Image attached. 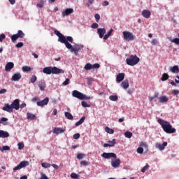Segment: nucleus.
I'll return each mask as SVG.
<instances>
[{
	"label": "nucleus",
	"mask_w": 179,
	"mask_h": 179,
	"mask_svg": "<svg viewBox=\"0 0 179 179\" xmlns=\"http://www.w3.org/2000/svg\"><path fill=\"white\" fill-rule=\"evenodd\" d=\"M149 169V165L148 164L141 169V173H145L146 170Z\"/></svg>",
	"instance_id": "nucleus-45"
},
{
	"label": "nucleus",
	"mask_w": 179,
	"mask_h": 179,
	"mask_svg": "<svg viewBox=\"0 0 179 179\" xmlns=\"http://www.w3.org/2000/svg\"><path fill=\"white\" fill-rule=\"evenodd\" d=\"M2 110L3 111H6L7 113H13V108H12L11 105H9V103H5L4 106L2 108Z\"/></svg>",
	"instance_id": "nucleus-15"
},
{
	"label": "nucleus",
	"mask_w": 179,
	"mask_h": 179,
	"mask_svg": "<svg viewBox=\"0 0 179 179\" xmlns=\"http://www.w3.org/2000/svg\"><path fill=\"white\" fill-rule=\"evenodd\" d=\"M109 100H110L111 101H117V100H118V96L110 95L109 96Z\"/></svg>",
	"instance_id": "nucleus-33"
},
{
	"label": "nucleus",
	"mask_w": 179,
	"mask_h": 179,
	"mask_svg": "<svg viewBox=\"0 0 179 179\" xmlns=\"http://www.w3.org/2000/svg\"><path fill=\"white\" fill-rule=\"evenodd\" d=\"M121 164V159L120 158L116 159H113L111 161V166L113 169H118V166Z\"/></svg>",
	"instance_id": "nucleus-14"
},
{
	"label": "nucleus",
	"mask_w": 179,
	"mask_h": 179,
	"mask_svg": "<svg viewBox=\"0 0 179 179\" xmlns=\"http://www.w3.org/2000/svg\"><path fill=\"white\" fill-rule=\"evenodd\" d=\"M65 132V129L61 127H55L53 129V134H56V135H59V134H64Z\"/></svg>",
	"instance_id": "nucleus-19"
},
{
	"label": "nucleus",
	"mask_w": 179,
	"mask_h": 179,
	"mask_svg": "<svg viewBox=\"0 0 179 179\" xmlns=\"http://www.w3.org/2000/svg\"><path fill=\"white\" fill-rule=\"evenodd\" d=\"M97 33L99 36V38H103V37H104V34H106V29L98 28Z\"/></svg>",
	"instance_id": "nucleus-20"
},
{
	"label": "nucleus",
	"mask_w": 179,
	"mask_h": 179,
	"mask_svg": "<svg viewBox=\"0 0 179 179\" xmlns=\"http://www.w3.org/2000/svg\"><path fill=\"white\" fill-rule=\"evenodd\" d=\"M0 138H9V133L3 130H0Z\"/></svg>",
	"instance_id": "nucleus-26"
},
{
	"label": "nucleus",
	"mask_w": 179,
	"mask_h": 179,
	"mask_svg": "<svg viewBox=\"0 0 179 179\" xmlns=\"http://www.w3.org/2000/svg\"><path fill=\"white\" fill-rule=\"evenodd\" d=\"M150 10H144L142 12V16H143V17H145V19H149V17H150Z\"/></svg>",
	"instance_id": "nucleus-23"
},
{
	"label": "nucleus",
	"mask_w": 179,
	"mask_h": 179,
	"mask_svg": "<svg viewBox=\"0 0 179 179\" xmlns=\"http://www.w3.org/2000/svg\"><path fill=\"white\" fill-rule=\"evenodd\" d=\"M108 5H110L108 1H104L103 2H102V6H108Z\"/></svg>",
	"instance_id": "nucleus-58"
},
{
	"label": "nucleus",
	"mask_w": 179,
	"mask_h": 179,
	"mask_svg": "<svg viewBox=\"0 0 179 179\" xmlns=\"http://www.w3.org/2000/svg\"><path fill=\"white\" fill-rule=\"evenodd\" d=\"M124 78H125V73H120L116 76V82L120 83V82H122Z\"/></svg>",
	"instance_id": "nucleus-17"
},
{
	"label": "nucleus",
	"mask_w": 179,
	"mask_h": 179,
	"mask_svg": "<svg viewBox=\"0 0 179 179\" xmlns=\"http://www.w3.org/2000/svg\"><path fill=\"white\" fill-rule=\"evenodd\" d=\"M69 78H66L65 81L63 82L62 85L63 86H68V84L69 83Z\"/></svg>",
	"instance_id": "nucleus-51"
},
{
	"label": "nucleus",
	"mask_w": 179,
	"mask_h": 179,
	"mask_svg": "<svg viewBox=\"0 0 179 179\" xmlns=\"http://www.w3.org/2000/svg\"><path fill=\"white\" fill-rule=\"evenodd\" d=\"M31 83H36V80H37V76H36V75H33L31 77Z\"/></svg>",
	"instance_id": "nucleus-42"
},
{
	"label": "nucleus",
	"mask_w": 179,
	"mask_h": 179,
	"mask_svg": "<svg viewBox=\"0 0 179 179\" xmlns=\"http://www.w3.org/2000/svg\"><path fill=\"white\" fill-rule=\"evenodd\" d=\"M55 34L59 37L58 41L64 44L67 50H69L71 52H73L75 55H79V51L83 48V45L75 44L72 45L70 43H73V38L72 36L65 37L64 34H61L58 30H55Z\"/></svg>",
	"instance_id": "nucleus-1"
},
{
	"label": "nucleus",
	"mask_w": 179,
	"mask_h": 179,
	"mask_svg": "<svg viewBox=\"0 0 179 179\" xmlns=\"http://www.w3.org/2000/svg\"><path fill=\"white\" fill-rule=\"evenodd\" d=\"M20 100L19 99H15L12 103L10 104L11 105V107L13 108V110H19L20 108V105L19 104Z\"/></svg>",
	"instance_id": "nucleus-13"
},
{
	"label": "nucleus",
	"mask_w": 179,
	"mask_h": 179,
	"mask_svg": "<svg viewBox=\"0 0 179 179\" xmlns=\"http://www.w3.org/2000/svg\"><path fill=\"white\" fill-rule=\"evenodd\" d=\"M27 118L28 120H34V118H36V115H34L32 114V113H27Z\"/></svg>",
	"instance_id": "nucleus-34"
},
{
	"label": "nucleus",
	"mask_w": 179,
	"mask_h": 179,
	"mask_svg": "<svg viewBox=\"0 0 179 179\" xmlns=\"http://www.w3.org/2000/svg\"><path fill=\"white\" fill-rule=\"evenodd\" d=\"M83 157H85V155L83 153H79L77 155V159H78V160H82V159H83Z\"/></svg>",
	"instance_id": "nucleus-47"
},
{
	"label": "nucleus",
	"mask_w": 179,
	"mask_h": 179,
	"mask_svg": "<svg viewBox=\"0 0 179 179\" xmlns=\"http://www.w3.org/2000/svg\"><path fill=\"white\" fill-rule=\"evenodd\" d=\"M176 83H179V76H176V79H175Z\"/></svg>",
	"instance_id": "nucleus-64"
},
{
	"label": "nucleus",
	"mask_w": 179,
	"mask_h": 179,
	"mask_svg": "<svg viewBox=\"0 0 179 179\" xmlns=\"http://www.w3.org/2000/svg\"><path fill=\"white\" fill-rule=\"evenodd\" d=\"M43 73L46 75H58L59 73H65V71L57 68V66H48L43 69Z\"/></svg>",
	"instance_id": "nucleus-3"
},
{
	"label": "nucleus",
	"mask_w": 179,
	"mask_h": 179,
	"mask_svg": "<svg viewBox=\"0 0 179 179\" xmlns=\"http://www.w3.org/2000/svg\"><path fill=\"white\" fill-rule=\"evenodd\" d=\"M105 131L106 132H107V134H114V130L113 129H110V127H106L105 128Z\"/></svg>",
	"instance_id": "nucleus-36"
},
{
	"label": "nucleus",
	"mask_w": 179,
	"mask_h": 179,
	"mask_svg": "<svg viewBox=\"0 0 179 179\" xmlns=\"http://www.w3.org/2000/svg\"><path fill=\"white\" fill-rule=\"evenodd\" d=\"M159 103H164L169 101V97L167 96H162L159 97Z\"/></svg>",
	"instance_id": "nucleus-22"
},
{
	"label": "nucleus",
	"mask_w": 179,
	"mask_h": 179,
	"mask_svg": "<svg viewBox=\"0 0 179 179\" xmlns=\"http://www.w3.org/2000/svg\"><path fill=\"white\" fill-rule=\"evenodd\" d=\"M14 66H15V64H13V62H8L6 64L5 70L6 71V72H10V71L13 69Z\"/></svg>",
	"instance_id": "nucleus-18"
},
{
	"label": "nucleus",
	"mask_w": 179,
	"mask_h": 179,
	"mask_svg": "<svg viewBox=\"0 0 179 179\" xmlns=\"http://www.w3.org/2000/svg\"><path fill=\"white\" fill-rule=\"evenodd\" d=\"M29 163V161H22L17 166L13 169V171H17V170H22L24 167H27Z\"/></svg>",
	"instance_id": "nucleus-8"
},
{
	"label": "nucleus",
	"mask_w": 179,
	"mask_h": 179,
	"mask_svg": "<svg viewBox=\"0 0 179 179\" xmlns=\"http://www.w3.org/2000/svg\"><path fill=\"white\" fill-rule=\"evenodd\" d=\"M137 153L142 155L143 153V148L142 147H138L136 150Z\"/></svg>",
	"instance_id": "nucleus-43"
},
{
	"label": "nucleus",
	"mask_w": 179,
	"mask_h": 179,
	"mask_svg": "<svg viewBox=\"0 0 179 179\" xmlns=\"http://www.w3.org/2000/svg\"><path fill=\"white\" fill-rule=\"evenodd\" d=\"M71 178H78V177H79V176H78V174H76L75 173H72L71 174Z\"/></svg>",
	"instance_id": "nucleus-59"
},
{
	"label": "nucleus",
	"mask_w": 179,
	"mask_h": 179,
	"mask_svg": "<svg viewBox=\"0 0 179 179\" xmlns=\"http://www.w3.org/2000/svg\"><path fill=\"white\" fill-rule=\"evenodd\" d=\"M101 156L103 157V159H117V155L113 152H103Z\"/></svg>",
	"instance_id": "nucleus-9"
},
{
	"label": "nucleus",
	"mask_w": 179,
	"mask_h": 179,
	"mask_svg": "<svg viewBox=\"0 0 179 179\" xmlns=\"http://www.w3.org/2000/svg\"><path fill=\"white\" fill-rule=\"evenodd\" d=\"M20 79H22V74H20V73H15L11 78L13 82H17L20 80Z\"/></svg>",
	"instance_id": "nucleus-16"
},
{
	"label": "nucleus",
	"mask_w": 179,
	"mask_h": 179,
	"mask_svg": "<svg viewBox=\"0 0 179 179\" xmlns=\"http://www.w3.org/2000/svg\"><path fill=\"white\" fill-rule=\"evenodd\" d=\"M169 71L172 73H179V67L177 65H175L173 66H171L169 68Z\"/></svg>",
	"instance_id": "nucleus-21"
},
{
	"label": "nucleus",
	"mask_w": 179,
	"mask_h": 179,
	"mask_svg": "<svg viewBox=\"0 0 179 179\" xmlns=\"http://www.w3.org/2000/svg\"><path fill=\"white\" fill-rule=\"evenodd\" d=\"M112 33H113V29H110L109 31H108L107 34L103 36V40H108V37L111 36Z\"/></svg>",
	"instance_id": "nucleus-28"
},
{
	"label": "nucleus",
	"mask_w": 179,
	"mask_h": 179,
	"mask_svg": "<svg viewBox=\"0 0 179 179\" xmlns=\"http://www.w3.org/2000/svg\"><path fill=\"white\" fill-rule=\"evenodd\" d=\"M4 150H10V147L8 145H4L2 148H0L1 152H3Z\"/></svg>",
	"instance_id": "nucleus-40"
},
{
	"label": "nucleus",
	"mask_w": 179,
	"mask_h": 179,
	"mask_svg": "<svg viewBox=\"0 0 179 179\" xmlns=\"http://www.w3.org/2000/svg\"><path fill=\"white\" fill-rule=\"evenodd\" d=\"M6 38V36H5V34H1L0 35V42L2 43V41H3V40H5V38Z\"/></svg>",
	"instance_id": "nucleus-50"
},
{
	"label": "nucleus",
	"mask_w": 179,
	"mask_h": 179,
	"mask_svg": "<svg viewBox=\"0 0 179 179\" xmlns=\"http://www.w3.org/2000/svg\"><path fill=\"white\" fill-rule=\"evenodd\" d=\"M72 96L73 97H76V99H78V100H90V99H92V97L88 96L78 90H73L72 92Z\"/></svg>",
	"instance_id": "nucleus-5"
},
{
	"label": "nucleus",
	"mask_w": 179,
	"mask_h": 179,
	"mask_svg": "<svg viewBox=\"0 0 179 179\" xmlns=\"http://www.w3.org/2000/svg\"><path fill=\"white\" fill-rule=\"evenodd\" d=\"M41 166L43 169H48V168L51 167V164H48V163H46V162H43V163L41 164Z\"/></svg>",
	"instance_id": "nucleus-38"
},
{
	"label": "nucleus",
	"mask_w": 179,
	"mask_h": 179,
	"mask_svg": "<svg viewBox=\"0 0 179 179\" xmlns=\"http://www.w3.org/2000/svg\"><path fill=\"white\" fill-rule=\"evenodd\" d=\"M109 147L111 148L113 146H114V145H115V143H117V142H115V138H113L112 141H109L108 142Z\"/></svg>",
	"instance_id": "nucleus-37"
},
{
	"label": "nucleus",
	"mask_w": 179,
	"mask_h": 179,
	"mask_svg": "<svg viewBox=\"0 0 179 179\" xmlns=\"http://www.w3.org/2000/svg\"><path fill=\"white\" fill-rule=\"evenodd\" d=\"M87 84H88L89 85H92V80H93V78H87Z\"/></svg>",
	"instance_id": "nucleus-63"
},
{
	"label": "nucleus",
	"mask_w": 179,
	"mask_h": 179,
	"mask_svg": "<svg viewBox=\"0 0 179 179\" xmlns=\"http://www.w3.org/2000/svg\"><path fill=\"white\" fill-rule=\"evenodd\" d=\"M84 69H85V71H90V69H93L92 64H90V63H87V64H85V66H84Z\"/></svg>",
	"instance_id": "nucleus-30"
},
{
	"label": "nucleus",
	"mask_w": 179,
	"mask_h": 179,
	"mask_svg": "<svg viewBox=\"0 0 179 179\" xmlns=\"http://www.w3.org/2000/svg\"><path fill=\"white\" fill-rule=\"evenodd\" d=\"M167 79H169V74L164 73L162 75V77L161 78V80H162V82H164V80H167Z\"/></svg>",
	"instance_id": "nucleus-39"
},
{
	"label": "nucleus",
	"mask_w": 179,
	"mask_h": 179,
	"mask_svg": "<svg viewBox=\"0 0 179 179\" xmlns=\"http://www.w3.org/2000/svg\"><path fill=\"white\" fill-rule=\"evenodd\" d=\"M23 72H30V71H33V69L29 66H24L22 67Z\"/></svg>",
	"instance_id": "nucleus-31"
},
{
	"label": "nucleus",
	"mask_w": 179,
	"mask_h": 179,
	"mask_svg": "<svg viewBox=\"0 0 179 179\" xmlns=\"http://www.w3.org/2000/svg\"><path fill=\"white\" fill-rule=\"evenodd\" d=\"M51 166L53 167V169H55V170H58V169H59V166L55 164H52Z\"/></svg>",
	"instance_id": "nucleus-62"
},
{
	"label": "nucleus",
	"mask_w": 179,
	"mask_h": 179,
	"mask_svg": "<svg viewBox=\"0 0 179 179\" xmlns=\"http://www.w3.org/2000/svg\"><path fill=\"white\" fill-rule=\"evenodd\" d=\"M94 17H95L96 22H97V23H98L99 20H100V15L99 14H95Z\"/></svg>",
	"instance_id": "nucleus-55"
},
{
	"label": "nucleus",
	"mask_w": 179,
	"mask_h": 179,
	"mask_svg": "<svg viewBox=\"0 0 179 179\" xmlns=\"http://www.w3.org/2000/svg\"><path fill=\"white\" fill-rule=\"evenodd\" d=\"M122 35L123 40H124V41L130 42L135 40V36H134V34H132V32L124 31L122 32Z\"/></svg>",
	"instance_id": "nucleus-6"
},
{
	"label": "nucleus",
	"mask_w": 179,
	"mask_h": 179,
	"mask_svg": "<svg viewBox=\"0 0 179 179\" xmlns=\"http://www.w3.org/2000/svg\"><path fill=\"white\" fill-rule=\"evenodd\" d=\"M64 115L67 120H73V115L69 112H65Z\"/></svg>",
	"instance_id": "nucleus-27"
},
{
	"label": "nucleus",
	"mask_w": 179,
	"mask_h": 179,
	"mask_svg": "<svg viewBox=\"0 0 179 179\" xmlns=\"http://www.w3.org/2000/svg\"><path fill=\"white\" fill-rule=\"evenodd\" d=\"M15 47L17 48H22V47H23V43L22 42H19L18 43H17L15 45Z\"/></svg>",
	"instance_id": "nucleus-52"
},
{
	"label": "nucleus",
	"mask_w": 179,
	"mask_h": 179,
	"mask_svg": "<svg viewBox=\"0 0 179 179\" xmlns=\"http://www.w3.org/2000/svg\"><path fill=\"white\" fill-rule=\"evenodd\" d=\"M81 106L84 108L90 107V106L88 103H87L85 101H81Z\"/></svg>",
	"instance_id": "nucleus-44"
},
{
	"label": "nucleus",
	"mask_w": 179,
	"mask_h": 179,
	"mask_svg": "<svg viewBox=\"0 0 179 179\" xmlns=\"http://www.w3.org/2000/svg\"><path fill=\"white\" fill-rule=\"evenodd\" d=\"M141 59L136 55H131L128 58L126 59V64L130 66H135L139 63Z\"/></svg>",
	"instance_id": "nucleus-4"
},
{
	"label": "nucleus",
	"mask_w": 179,
	"mask_h": 179,
	"mask_svg": "<svg viewBox=\"0 0 179 179\" xmlns=\"http://www.w3.org/2000/svg\"><path fill=\"white\" fill-rule=\"evenodd\" d=\"M17 146H18L19 150H22V149H23V148H24V143H18Z\"/></svg>",
	"instance_id": "nucleus-46"
},
{
	"label": "nucleus",
	"mask_w": 179,
	"mask_h": 179,
	"mask_svg": "<svg viewBox=\"0 0 179 179\" xmlns=\"http://www.w3.org/2000/svg\"><path fill=\"white\" fill-rule=\"evenodd\" d=\"M121 86L124 90L128 89V87H129V82L128 80H124L123 82H122Z\"/></svg>",
	"instance_id": "nucleus-25"
},
{
	"label": "nucleus",
	"mask_w": 179,
	"mask_h": 179,
	"mask_svg": "<svg viewBox=\"0 0 179 179\" xmlns=\"http://www.w3.org/2000/svg\"><path fill=\"white\" fill-rule=\"evenodd\" d=\"M25 34L23 33V31L19 30L17 34H13L11 36V41L13 43H15L17 38H23Z\"/></svg>",
	"instance_id": "nucleus-7"
},
{
	"label": "nucleus",
	"mask_w": 179,
	"mask_h": 179,
	"mask_svg": "<svg viewBox=\"0 0 179 179\" xmlns=\"http://www.w3.org/2000/svg\"><path fill=\"white\" fill-rule=\"evenodd\" d=\"M140 148H142L143 149L145 148V150H148V144L142 141L140 143Z\"/></svg>",
	"instance_id": "nucleus-35"
},
{
	"label": "nucleus",
	"mask_w": 179,
	"mask_h": 179,
	"mask_svg": "<svg viewBox=\"0 0 179 179\" xmlns=\"http://www.w3.org/2000/svg\"><path fill=\"white\" fill-rule=\"evenodd\" d=\"M100 68V64L99 63H95L92 65V69H99Z\"/></svg>",
	"instance_id": "nucleus-48"
},
{
	"label": "nucleus",
	"mask_w": 179,
	"mask_h": 179,
	"mask_svg": "<svg viewBox=\"0 0 179 179\" xmlns=\"http://www.w3.org/2000/svg\"><path fill=\"white\" fill-rule=\"evenodd\" d=\"M81 166H87L89 164V162L86 161H83L80 162Z\"/></svg>",
	"instance_id": "nucleus-61"
},
{
	"label": "nucleus",
	"mask_w": 179,
	"mask_h": 179,
	"mask_svg": "<svg viewBox=\"0 0 179 179\" xmlns=\"http://www.w3.org/2000/svg\"><path fill=\"white\" fill-rule=\"evenodd\" d=\"M169 41H171V43H174L175 44H177L178 45H179V38H176L174 39L171 38H169Z\"/></svg>",
	"instance_id": "nucleus-32"
},
{
	"label": "nucleus",
	"mask_w": 179,
	"mask_h": 179,
	"mask_svg": "<svg viewBox=\"0 0 179 179\" xmlns=\"http://www.w3.org/2000/svg\"><path fill=\"white\" fill-rule=\"evenodd\" d=\"M85 120H86L85 117H81V119L79 121L76 122V127H79V125H82V123L85 122Z\"/></svg>",
	"instance_id": "nucleus-29"
},
{
	"label": "nucleus",
	"mask_w": 179,
	"mask_h": 179,
	"mask_svg": "<svg viewBox=\"0 0 179 179\" xmlns=\"http://www.w3.org/2000/svg\"><path fill=\"white\" fill-rule=\"evenodd\" d=\"M48 101H50V99L46 97L41 101H37L36 104L38 107H44V106H47V104H48Z\"/></svg>",
	"instance_id": "nucleus-11"
},
{
	"label": "nucleus",
	"mask_w": 179,
	"mask_h": 179,
	"mask_svg": "<svg viewBox=\"0 0 179 179\" xmlns=\"http://www.w3.org/2000/svg\"><path fill=\"white\" fill-rule=\"evenodd\" d=\"M44 6V1H41L36 4V7L43 8Z\"/></svg>",
	"instance_id": "nucleus-49"
},
{
	"label": "nucleus",
	"mask_w": 179,
	"mask_h": 179,
	"mask_svg": "<svg viewBox=\"0 0 179 179\" xmlns=\"http://www.w3.org/2000/svg\"><path fill=\"white\" fill-rule=\"evenodd\" d=\"M166 146H167V142H164L162 144L160 143L155 144L156 149H158L160 152H163L166 149Z\"/></svg>",
	"instance_id": "nucleus-12"
},
{
	"label": "nucleus",
	"mask_w": 179,
	"mask_h": 179,
	"mask_svg": "<svg viewBox=\"0 0 179 179\" xmlns=\"http://www.w3.org/2000/svg\"><path fill=\"white\" fill-rule=\"evenodd\" d=\"M8 121L7 117H2L1 119L0 118V124H3V122H6Z\"/></svg>",
	"instance_id": "nucleus-53"
},
{
	"label": "nucleus",
	"mask_w": 179,
	"mask_h": 179,
	"mask_svg": "<svg viewBox=\"0 0 179 179\" xmlns=\"http://www.w3.org/2000/svg\"><path fill=\"white\" fill-rule=\"evenodd\" d=\"M152 45H156L159 44V41H157V39H152Z\"/></svg>",
	"instance_id": "nucleus-57"
},
{
	"label": "nucleus",
	"mask_w": 179,
	"mask_h": 179,
	"mask_svg": "<svg viewBox=\"0 0 179 179\" xmlns=\"http://www.w3.org/2000/svg\"><path fill=\"white\" fill-rule=\"evenodd\" d=\"M73 139H79L80 138V134L79 133L75 134L73 136Z\"/></svg>",
	"instance_id": "nucleus-54"
},
{
	"label": "nucleus",
	"mask_w": 179,
	"mask_h": 179,
	"mask_svg": "<svg viewBox=\"0 0 179 179\" xmlns=\"http://www.w3.org/2000/svg\"><path fill=\"white\" fill-rule=\"evenodd\" d=\"M38 87L40 89V90H41L42 92L43 90H45V82L44 80H41L38 82Z\"/></svg>",
	"instance_id": "nucleus-24"
},
{
	"label": "nucleus",
	"mask_w": 179,
	"mask_h": 179,
	"mask_svg": "<svg viewBox=\"0 0 179 179\" xmlns=\"http://www.w3.org/2000/svg\"><path fill=\"white\" fill-rule=\"evenodd\" d=\"M124 136L126 138H128L129 139H130V138H132V132L131 131H126L124 133Z\"/></svg>",
	"instance_id": "nucleus-41"
},
{
	"label": "nucleus",
	"mask_w": 179,
	"mask_h": 179,
	"mask_svg": "<svg viewBox=\"0 0 179 179\" xmlns=\"http://www.w3.org/2000/svg\"><path fill=\"white\" fill-rule=\"evenodd\" d=\"M73 12V8H66L62 12V16H63V17H65V16H69V15H72Z\"/></svg>",
	"instance_id": "nucleus-10"
},
{
	"label": "nucleus",
	"mask_w": 179,
	"mask_h": 179,
	"mask_svg": "<svg viewBox=\"0 0 179 179\" xmlns=\"http://www.w3.org/2000/svg\"><path fill=\"white\" fill-rule=\"evenodd\" d=\"M173 94H174V96H178L179 94V90H173Z\"/></svg>",
	"instance_id": "nucleus-60"
},
{
	"label": "nucleus",
	"mask_w": 179,
	"mask_h": 179,
	"mask_svg": "<svg viewBox=\"0 0 179 179\" xmlns=\"http://www.w3.org/2000/svg\"><path fill=\"white\" fill-rule=\"evenodd\" d=\"M91 27L92 29H97L99 27V24L97 23H93L92 25H91Z\"/></svg>",
	"instance_id": "nucleus-56"
},
{
	"label": "nucleus",
	"mask_w": 179,
	"mask_h": 179,
	"mask_svg": "<svg viewBox=\"0 0 179 179\" xmlns=\"http://www.w3.org/2000/svg\"><path fill=\"white\" fill-rule=\"evenodd\" d=\"M157 122L161 125L164 132L166 134H175L176 129L173 127L170 122H167L162 119H158Z\"/></svg>",
	"instance_id": "nucleus-2"
}]
</instances>
